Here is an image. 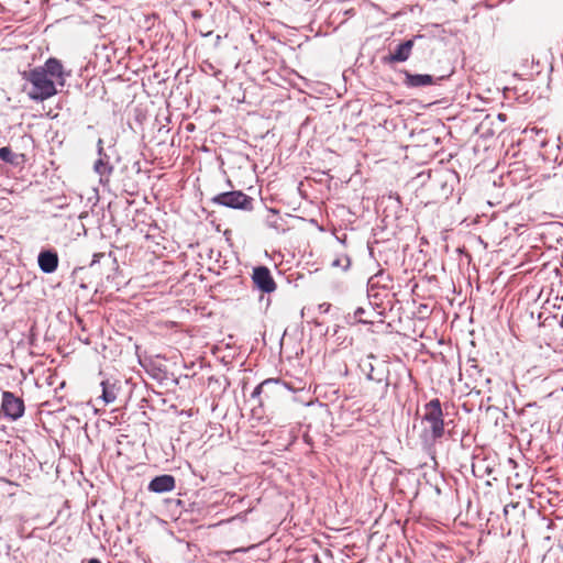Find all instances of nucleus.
Segmentation results:
<instances>
[{"instance_id":"f257e3e1","label":"nucleus","mask_w":563,"mask_h":563,"mask_svg":"<svg viewBox=\"0 0 563 563\" xmlns=\"http://www.w3.org/2000/svg\"><path fill=\"white\" fill-rule=\"evenodd\" d=\"M444 434V420L441 401L431 399L423 406L420 420V439L427 445L434 444Z\"/></svg>"},{"instance_id":"f03ea898","label":"nucleus","mask_w":563,"mask_h":563,"mask_svg":"<svg viewBox=\"0 0 563 563\" xmlns=\"http://www.w3.org/2000/svg\"><path fill=\"white\" fill-rule=\"evenodd\" d=\"M24 78L31 85L27 96L34 101H44L57 93V84L42 68L31 69L24 74Z\"/></svg>"},{"instance_id":"7ed1b4c3","label":"nucleus","mask_w":563,"mask_h":563,"mask_svg":"<svg viewBox=\"0 0 563 563\" xmlns=\"http://www.w3.org/2000/svg\"><path fill=\"white\" fill-rule=\"evenodd\" d=\"M212 205L222 206L231 209H240V210H252L253 209V198L245 195L241 190H233L221 192L213 196L210 199Z\"/></svg>"},{"instance_id":"20e7f679","label":"nucleus","mask_w":563,"mask_h":563,"mask_svg":"<svg viewBox=\"0 0 563 563\" xmlns=\"http://www.w3.org/2000/svg\"><path fill=\"white\" fill-rule=\"evenodd\" d=\"M283 393L282 382L278 378H268L262 382L252 393V398H258L261 406L265 401L275 399Z\"/></svg>"},{"instance_id":"39448f33","label":"nucleus","mask_w":563,"mask_h":563,"mask_svg":"<svg viewBox=\"0 0 563 563\" xmlns=\"http://www.w3.org/2000/svg\"><path fill=\"white\" fill-rule=\"evenodd\" d=\"M1 410L8 419L18 420L24 415V401L11 391H3Z\"/></svg>"},{"instance_id":"423d86ee","label":"nucleus","mask_w":563,"mask_h":563,"mask_svg":"<svg viewBox=\"0 0 563 563\" xmlns=\"http://www.w3.org/2000/svg\"><path fill=\"white\" fill-rule=\"evenodd\" d=\"M423 35H415L412 38L400 43L394 52L383 57L384 64L404 63L409 59L416 41L422 40Z\"/></svg>"},{"instance_id":"0eeeda50","label":"nucleus","mask_w":563,"mask_h":563,"mask_svg":"<svg viewBox=\"0 0 563 563\" xmlns=\"http://www.w3.org/2000/svg\"><path fill=\"white\" fill-rule=\"evenodd\" d=\"M252 280L263 292L271 294L276 290V283L266 266H257L253 269Z\"/></svg>"},{"instance_id":"6e6552de","label":"nucleus","mask_w":563,"mask_h":563,"mask_svg":"<svg viewBox=\"0 0 563 563\" xmlns=\"http://www.w3.org/2000/svg\"><path fill=\"white\" fill-rule=\"evenodd\" d=\"M45 74L53 79L57 85L64 86L65 78L68 74L65 73L62 62L55 57L48 58L43 66H40Z\"/></svg>"},{"instance_id":"1a4fd4ad","label":"nucleus","mask_w":563,"mask_h":563,"mask_svg":"<svg viewBox=\"0 0 563 563\" xmlns=\"http://www.w3.org/2000/svg\"><path fill=\"white\" fill-rule=\"evenodd\" d=\"M38 267L45 274H52L57 269L58 255L53 251H42L37 257Z\"/></svg>"},{"instance_id":"9d476101","label":"nucleus","mask_w":563,"mask_h":563,"mask_svg":"<svg viewBox=\"0 0 563 563\" xmlns=\"http://www.w3.org/2000/svg\"><path fill=\"white\" fill-rule=\"evenodd\" d=\"M176 482L172 475H161L153 478L148 484V490L154 493H167L175 488Z\"/></svg>"},{"instance_id":"9b49d317","label":"nucleus","mask_w":563,"mask_h":563,"mask_svg":"<svg viewBox=\"0 0 563 563\" xmlns=\"http://www.w3.org/2000/svg\"><path fill=\"white\" fill-rule=\"evenodd\" d=\"M405 80L404 84L409 88H418L430 86L433 84V77L427 74H410L405 70Z\"/></svg>"},{"instance_id":"f8f14e48","label":"nucleus","mask_w":563,"mask_h":563,"mask_svg":"<svg viewBox=\"0 0 563 563\" xmlns=\"http://www.w3.org/2000/svg\"><path fill=\"white\" fill-rule=\"evenodd\" d=\"M373 360H376L375 356L368 355L365 360H363L360 363V368H361L362 373L365 374L367 379L379 383L383 380V376L376 372V369L373 365Z\"/></svg>"},{"instance_id":"ddd939ff","label":"nucleus","mask_w":563,"mask_h":563,"mask_svg":"<svg viewBox=\"0 0 563 563\" xmlns=\"http://www.w3.org/2000/svg\"><path fill=\"white\" fill-rule=\"evenodd\" d=\"M101 388V399L103 400L104 405L114 402L118 396V388L115 384L110 383L109 380H102Z\"/></svg>"},{"instance_id":"4468645a","label":"nucleus","mask_w":563,"mask_h":563,"mask_svg":"<svg viewBox=\"0 0 563 563\" xmlns=\"http://www.w3.org/2000/svg\"><path fill=\"white\" fill-rule=\"evenodd\" d=\"M93 169L101 177H103V176L109 177L113 170V167L109 164L108 161H106L102 156H100V158L96 161V163L93 165Z\"/></svg>"},{"instance_id":"2eb2a0df","label":"nucleus","mask_w":563,"mask_h":563,"mask_svg":"<svg viewBox=\"0 0 563 563\" xmlns=\"http://www.w3.org/2000/svg\"><path fill=\"white\" fill-rule=\"evenodd\" d=\"M15 157H16V155L11 151L10 147H8V146L0 147V159L1 161L5 162V163L14 164Z\"/></svg>"},{"instance_id":"dca6fc26","label":"nucleus","mask_w":563,"mask_h":563,"mask_svg":"<svg viewBox=\"0 0 563 563\" xmlns=\"http://www.w3.org/2000/svg\"><path fill=\"white\" fill-rule=\"evenodd\" d=\"M331 266L347 269L350 266V258L346 255L338 256L331 262Z\"/></svg>"},{"instance_id":"f3484780","label":"nucleus","mask_w":563,"mask_h":563,"mask_svg":"<svg viewBox=\"0 0 563 563\" xmlns=\"http://www.w3.org/2000/svg\"><path fill=\"white\" fill-rule=\"evenodd\" d=\"M466 372H468L470 375L474 376L475 378L476 376L482 375V369L478 367L474 360L472 361V364L470 365V368L466 369Z\"/></svg>"},{"instance_id":"a211bd4d","label":"nucleus","mask_w":563,"mask_h":563,"mask_svg":"<svg viewBox=\"0 0 563 563\" xmlns=\"http://www.w3.org/2000/svg\"><path fill=\"white\" fill-rule=\"evenodd\" d=\"M364 312L365 311L363 308H357L354 312V317L358 320V322L367 323V321L362 318Z\"/></svg>"},{"instance_id":"6ab92c4d","label":"nucleus","mask_w":563,"mask_h":563,"mask_svg":"<svg viewBox=\"0 0 563 563\" xmlns=\"http://www.w3.org/2000/svg\"><path fill=\"white\" fill-rule=\"evenodd\" d=\"M103 142L101 139L98 140V154L100 156H104L107 157V155L103 153V146H102Z\"/></svg>"},{"instance_id":"aec40b11","label":"nucleus","mask_w":563,"mask_h":563,"mask_svg":"<svg viewBox=\"0 0 563 563\" xmlns=\"http://www.w3.org/2000/svg\"><path fill=\"white\" fill-rule=\"evenodd\" d=\"M319 308H320L322 311H328V310H329V308H330V305H329V303H322V305H320V307H319Z\"/></svg>"},{"instance_id":"412c9836","label":"nucleus","mask_w":563,"mask_h":563,"mask_svg":"<svg viewBox=\"0 0 563 563\" xmlns=\"http://www.w3.org/2000/svg\"><path fill=\"white\" fill-rule=\"evenodd\" d=\"M192 16H194L195 19H198V18H200V16H201V13H200L199 11H192Z\"/></svg>"},{"instance_id":"4be33fe9","label":"nucleus","mask_w":563,"mask_h":563,"mask_svg":"<svg viewBox=\"0 0 563 563\" xmlns=\"http://www.w3.org/2000/svg\"><path fill=\"white\" fill-rule=\"evenodd\" d=\"M87 563H101L98 559H90Z\"/></svg>"},{"instance_id":"5701e85b","label":"nucleus","mask_w":563,"mask_h":563,"mask_svg":"<svg viewBox=\"0 0 563 563\" xmlns=\"http://www.w3.org/2000/svg\"><path fill=\"white\" fill-rule=\"evenodd\" d=\"M210 34H211V32L202 33L203 36H208Z\"/></svg>"}]
</instances>
